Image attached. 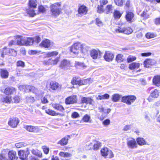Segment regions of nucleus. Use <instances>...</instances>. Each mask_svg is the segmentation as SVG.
<instances>
[{
    "mask_svg": "<svg viewBox=\"0 0 160 160\" xmlns=\"http://www.w3.org/2000/svg\"><path fill=\"white\" fill-rule=\"evenodd\" d=\"M89 49V47L78 42L74 43L70 47L71 52L78 57H83Z\"/></svg>",
    "mask_w": 160,
    "mask_h": 160,
    "instance_id": "1",
    "label": "nucleus"
},
{
    "mask_svg": "<svg viewBox=\"0 0 160 160\" xmlns=\"http://www.w3.org/2000/svg\"><path fill=\"white\" fill-rule=\"evenodd\" d=\"M61 2H57L51 4L50 6V12L51 16L56 17L62 13Z\"/></svg>",
    "mask_w": 160,
    "mask_h": 160,
    "instance_id": "2",
    "label": "nucleus"
},
{
    "mask_svg": "<svg viewBox=\"0 0 160 160\" xmlns=\"http://www.w3.org/2000/svg\"><path fill=\"white\" fill-rule=\"evenodd\" d=\"M92 80L91 79H86L80 80L79 78H73L71 81L72 84H78L81 85L83 84H90L92 83Z\"/></svg>",
    "mask_w": 160,
    "mask_h": 160,
    "instance_id": "3",
    "label": "nucleus"
},
{
    "mask_svg": "<svg viewBox=\"0 0 160 160\" xmlns=\"http://www.w3.org/2000/svg\"><path fill=\"white\" fill-rule=\"evenodd\" d=\"M136 99V97L133 95L124 96L122 98V102L128 105H131Z\"/></svg>",
    "mask_w": 160,
    "mask_h": 160,
    "instance_id": "4",
    "label": "nucleus"
},
{
    "mask_svg": "<svg viewBox=\"0 0 160 160\" xmlns=\"http://www.w3.org/2000/svg\"><path fill=\"white\" fill-rule=\"evenodd\" d=\"M101 152L102 155L105 158L108 156L109 158H113L114 156L112 152L107 148H104L102 149Z\"/></svg>",
    "mask_w": 160,
    "mask_h": 160,
    "instance_id": "5",
    "label": "nucleus"
},
{
    "mask_svg": "<svg viewBox=\"0 0 160 160\" xmlns=\"http://www.w3.org/2000/svg\"><path fill=\"white\" fill-rule=\"evenodd\" d=\"M29 149L27 148L26 150H21L18 152V154L20 158L22 160H26L29 154Z\"/></svg>",
    "mask_w": 160,
    "mask_h": 160,
    "instance_id": "6",
    "label": "nucleus"
},
{
    "mask_svg": "<svg viewBox=\"0 0 160 160\" xmlns=\"http://www.w3.org/2000/svg\"><path fill=\"white\" fill-rule=\"evenodd\" d=\"M49 87L51 90L54 91H59L62 88V85L54 81H52L50 82Z\"/></svg>",
    "mask_w": 160,
    "mask_h": 160,
    "instance_id": "7",
    "label": "nucleus"
},
{
    "mask_svg": "<svg viewBox=\"0 0 160 160\" xmlns=\"http://www.w3.org/2000/svg\"><path fill=\"white\" fill-rule=\"evenodd\" d=\"M88 11L87 8L84 5H82L80 6L78 9V13L77 14L78 16H82L87 14Z\"/></svg>",
    "mask_w": 160,
    "mask_h": 160,
    "instance_id": "8",
    "label": "nucleus"
},
{
    "mask_svg": "<svg viewBox=\"0 0 160 160\" xmlns=\"http://www.w3.org/2000/svg\"><path fill=\"white\" fill-rule=\"evenodd\" d=\"M127 145L130 148L133 149L137 147V145L136 140L134 138H131L127 139Z\"/></svg>",
    "mask_w": 160,
    "mask_h": 160,
    "instance_id": "9",
    "label": "nucleus"
},
{
    "mask_svg": "<svg viewBox=\"0 0 160 160\" xmlns=\"http://www.w3.org/2000/svg\"><path fill=\"white\" fill-rule=\"evenodd\" d=\"M19 123V121L18 118H12L9 119L8 124L9 126L13 128L17 127L18 124Z\"/></svg>",
    "mask_w": 160,
    "mask_h": 160,
    "instance_id": "10",
    "label": "nucleus"
},
{
    "mask_svg": "<svg viewBox=\"0 0 160 160\" xmlns=\"http://www.w3.org/2000/svg\"><path fill=\"white\" fill-rule=\"evenodd\" d=\"M60 60V57H57L54 59H49L47 61H44V63L46 65H56Z\"/></svg>",
    "mask_w": 160,
    "mask_h": 160,
    "instance_id": "11",
    "label": "nucleus"
},
{
    "mask_svg": "<svg viewBox=\"0 0 160 160\" xmlns=\"http://www.w3.org/2000/svg\"><path fill=\"white\" fill-rule=\"evenodd\" d=\"M159 94V92L158 90L157 89H155L151 92L148 100L149 102H152L153 100V99L152 98H157L158 97Z\"/></svg>",
    "mask_w": 160,
    "mask_h": 160,
    "instance_id": "12",
    "label": "nucleus"
},
{
    "mask_svg": "<svg viewBox=\"0 0 160 160\" xmlns=\"http://www.w3.org/2000/svg\"><path fill=\"white\" fill-rule=\"evenodd\" d=\"M77 99L76 96L72 95L67 98L65 100V103L66 104H72L77 102Z\"/></svg>",
    "mask_w": 160,
    "mask_h": 160,
    "instance_id": "13",
    "label": "nucleus"
},
{
    "mask_svg": "<svg viewBox=\"0 0 160 160\" xmlns=\"http://www.w3.org/2000/svg\"><path fill=\"white\" fill-rule=\"evenodd\" d=\"M24 128L27 131L33 132H38L39 131L38 127L32 126L25 125Z\"/></svg>",
    "mask_w": 160,
    "mask_h": 160,
    "instance_id": "14",
    "label": "nucleus"
},
{
    "mask_svg": "<svg viewBox=\"0 0 160 160\" xmlns=\"http://www.w3.org/2000/svg\"><path fill=\"white\" fill-rule=\"evenodd\" d=\"M114 57V55L112 53L109 51H108L105 52L104 58L106 61L109 62L112 60Z\"/></svg>",
    "mask_w": 160,
    "mask_h": 160,
    "instance_id": "15",
    "label": "nucleus"
},
{
    "mask_svg": "<svg viewBox=\"0 0 160 160\" xmlns=\"http://www.w3.org/2000/svg\"><path fill=\"white\" fill-rule=\"evenodd\" d=\"M156 63V61L154 59H147L144 62V66L149 68L150 66H152Z\"/></svg>",
    "mask_w": 160,
    "mask_h": 160,
    "instance_id": "16",
    "label": "nucleus"
},
{
    "mask_svg": "<svg viewBox=\"0 0 160 160\" xmlns=\"http://www.w3.org/2000/svg\"><path fill=\"white\" fill-rule=\"evenodd\" d=\"M101 52L98 50L92 49L90 51V56L94 59L97 58L98 56L100 55Z\"/></svg>",
    "mask_w": 160,
    "mask_h": 160,
    "instance_id": "17",
    "label": "nucleus"
},
{
    "mask_svg": "<svg viewBox=\"0 0 160 160\" xmlns=\"http://www.w3.org/2000/svg\"><path fill=\"white\" fill-rule=\"evenodd\" d=\"M8 157L9 160H17L18 157L16 152L13 151H10L8 152Z\"/></svg>",
    "mask_w": 160,
    "mask_h": 160,
    "instance_id": "18",
    "label": "nucleus"
},
{
    "mask_svg": "<svg viewBox=\"0 0 160 160\" xmlns=\"http://www.w3.org/2000/svg\"><path fill=\"white\" fill-rule=\"evenodd\" d=\"M70 66V62L69 61L64 59L61 62L60 67L63 69L67 68Z\"/></svg>",
    "mask_w": 160,
    "mask_h": 160,
    "instance_id": "19",
    "label": "nucleus"
},
{
    "mask_svg": "<svg viewBox=\"0 0 160 160\" xmlns=\"http://www.w3.org/2000/svg\"><path fill=\"white\" fill-rule=\"evenodd\" d=\"M17 44L19 45H25V38L22 36H18L17 38Z\"/></svg>",
    "mask_w": 160,
    "mask_h": 160,
    "instance_id": "20",
    "label": "nucleus"
},
{
    "mask_svg": "<svg viewBox=\"0 0 160 160\" xmlns=\"http://www.w3.org/2000/svg\"><path fill=\"white\" fill-rule=\"evenodd\" d=\"M100 6H98V12L99 13H101L102 12V11H103V6L104 5H106L108 3V0H102L100 1Z\"/></svg>",
    "mask_w": 160,
    "mask_h": 160,
    "instance_id": "21",
    "label": "nucleus"
},
{
    "mask_svg": "<svg viewBox=\"0 0 160 160\" xmlns=\"http://www.w3.org/2000/svg\"><path fill=\"white\" fill-rule=\"evenodd\" d=\"M15 88L12 87L6 88L4 92V93L7 95L12 94L15 92Z\"/></svg>",
    "mask_w": 160,
    "mask_h": 160,
    "instance_id": "22",
    "label": "nucleus"
},
{
    "mask_svg": "<svg viewBox=\"0 0 160 160\" xmlns=\"http://www.w3.org/2000/svg\"><path fill=\"white\" fill-rule=\"evenodd\" d=\"M113 8V7L112 5H108L104 9H103L102 12H104L106 14H108L112 12Z\"/></svg>",
    "mask_w": 160,
    "mask_h": 160,
    "instance_id": "23",
    "label": "nucleus"
},
{
    "mask_svg": "<svg viewBox=\"0 0 160 160\" xmlns=\"http://www.w3.org/2000/svg\"><path fill=\"white\" fill-rule=\"evenodd\" d=\"M34 9V8L28 7V8L26 9V12L28 15L29 17H33L36 15V14L35 12Z\"/></svg>",
    "mask_w": 160,
    "mask_h": 160,
    "instance_id": "24",
    "label": "nucleus"
},
{
    "mask_svg": "<svg viewBox=\"0 0 160 160\" xmlns=\"http://www.w3.org/2000/svg\"><path fill=\"white\" fill-rule=\"evenodd\" d=\"M9 51V48L6 47L0 49V54L1 57L3 58L5 55H8Z\"/></svg>",
    "mask_w": 160,
    "mask_h": 160,
    "instance_id": "25",
    "label": "nucleus"
},
{
    "mask_svg": "<svg viewBox=\"0 0 160 160\" xmlns=\"http://www.w3.org/2000/svg\"><path fill=\"white\" fill-rule=\"evenodd\" d=\"M153 83L157 86H160V76L157 75L154 76L152 79Z\"/></svg>",
    "mask_w": 160,
    "mask_h": 160,
    "instance_id": "26",
    "label": "nucleus"
},
{
    "mask_svg": "<svg viewBox=\"0 0 160 160\" xmlns=\"http://www.w3.org/2000/svg\"><path fill=\"white\" fill-rule=\"evenodd\" d=\"M1 77L3 78H7L9 76V72L6 69H1Z\"/></svg>",
    "mask_w": 160,
    "mask_h": 160,
    "instance_id": "27",
    "label": "nucleus"
},
{
    "mask_svg": "<svg viewBox=\"0 0 160 160\" xmlns=\"http://www.w3.org/2000/svg\"><path fill=\"white\" fill-rule=\"evenodd\" d=\"M121 97V95L116 93L112 96L111 98L113 102H117L119 101Z\"/></svg>",
    "mask_w": 160,
    "mask_h": 160,
    "instance_id": "28",
    "label": "nucleus"
},
{
    "mask_svg": "<svg viewBox=\"0 0 160 160\" xmlns=\"http://www.w3.org/2000/svg\"><path fill=\"white\" fill-rule=\"evenodd\" d=\"M38 1L37 0H29V7L35 8H36Z\"/></svg>",
    "mask_w": 160,
    "mask_h": 160,
    "instance_id": "29",
    "label": "nucleus"
},
{
    "mask_svg": "<svg viewBox=\"0 0 160 160\" xmlns=\"http://www.w3.org/2000/svg\"><path fill=\"white\" fill-rule=\"evenodd\" d=\"M74 66L76 68H85L87 67V65L83 62H75Z\"/></svg>",
    "mask_w": 160,
    "mask_h": 160,
    "instance_id": "30",
    "label": "nucleus"
},
{
    "mask_svg": "<svg viewBox=\"0 0 160 160\" xmlns=\"http://www.w3.org/2000/svg\"><path fill=\"white\" fill-rule=\"evenodd\" d=\"M134 14L131 12H127L126 15V19L128 21L132 22L134 17Z\"/></svg>",
    "mask_w": 160,
    "mask_h": 160,
    "instance_id": "31",
    "label": "nucleus"
},
{
    "mask_svg": "<svg viewBox=\"0 0 160 160\" xmlns=\"http://www.w3.org/2000/svg\"><path fill=\"white\" fill-rule=\"evenodd\" d=\"M140 66V64L139 63L133 62L129 65V68L131 70L138 68Z\"/></svg>",
    "mask_w": 160,
    "mask_h": 160,
    "instance_id": "32",
    "label": "nucleus"
},
{
    "mask_svg": "<svg viewBox=\"0 0 160 160\" xmlns=\"http://www.w3.org/2000/svg\"><path fill=\"white\" fill-rule=\"evenodd\" d=\"M40 45L45 48H48L50 46L51 43L49 40L46 39L42 41Z\"/></svg>",
    "mask_w": 160,
    "mask_h": 160,
    "instance_id": "33",
    "label": "nucleus"
},
{
    "mask_svg": "<svg viewBox=\"0 0 160 160\" xmlns=\"http://www.w3.org/2000/svg\"><path fill=\"white\" fill-rule=\"evenodd\" d=\"M52 107L55 109L62 112L64 110V108L61 105L58 104H52Z\"/></svg>",
    "mask_w": 160,
    "mask_h": 160,
    "instance_id": "34",
    "label": "nucleus"
},
{
    "mask_svg": "<svg viewBox=\"0 0 160 160\" xmlns=\"http://www.w3.org/2000/svg\"><path fill=\"white\" fill-rule=\"evenodd\" d=\"M68 138L67 137H65L62 138L61 140L59 141L58 142V144H60L62 146H64L67 144L68 142Z\"/></svg>",
    "mask_w": 160,
    "mask_h": 160,
    "instance_id": "35",
    "label": "nucleus"
},
{
    "mask_svg": "<svg viewBox=\"0 0 160 160\" xmlns=\"http://www.w3.org/2000/svg\"><path fill=\"white\" fill-rule=\"evenodd\" d=\"M25 45H31L33 44L34 42V40L33 38H25Z\"/></svg>",
    "mask_w": 160,
    "mask_h": 160,
    "instance_id": "36",
    "label": "nucleus"
},
{
    "mask_svg": "<svg viewBox=\"0 0 160 160\" xmlns=\"http://www.w3.org/2000/svg\"><path fill=\"white\" fill-rule=\"evenodd\" d=\"M138 144L140 146L146 144V142L143 138H138L136 140Z\"/></svg>",
    "mask_w": 160,
    "mask_h": 160,
    "instance_id": "37",
    "label": "nucleus"
},
{
    "mask_svg": "<svg viewBox=\"0 0 160 160\" xmlns=\"http://www.w3.org/2000/svg\"><path fill=\"white\" fill-rule=\"evenodd\" d=\"M19 88L21 90H23V89H24V91L26 92H30L31 86H20L19 87Z\"/></svg>",
    "mask_w": 160,
    "mask_h": 160,
    "instance_id": "38",
    "label": "nucleus"
},
{
    "mask_svg": "<svg viewBox=\"0 0 160 160\" xmlns=\"http://www.w3.org/2000/svg\"><path fill=\"white\" fill-rule=\"evenodd\" d=\"M59 155L60 156L64 158H69L72 156L71 154L69 152H60Z\"/></svg>",
    "mask_w": 160,
    "mask_h": 160,
    "instance_id": "39",
    "label": "nucleus"
},
{
    "mask_svg": "<svg viewBox=\"0 0 160 160\" xmlns=\"http://www.w3.org/2000/svg\"><path fill=\"white\" fill-rule=\"evenodd\" d=\"M58 54V52L56 51L49 52L47 53L46 56L48 57L56 56Z\"/></svg>",
    "mask_w": 160,
    "mask_h": 160,
    "instance_id": "40",
    "label": "nucleus"
},
{
    "mask_svg": "<svg viewBox=\"0 0 160 160\" xmlns=\"http://www.w3.org/2000/svg\"><path fill=\"white\" fill-rule=\"evenodd\" d=\"M45 112L47 114L52 116H56L58 114V113H56L55 111L49 109L46 110Z\"/></svg>",
    "mask_w": 160,
    "mask_h": 160,
    "instance_id": "41",
    "label": "nucleus"
},
{
    "mask_svg": "<svg viewBox=\"0 0 160 160\" xmlns=\"http://www.w3.org/2000/svg\"><path fill=\"white\" fill-rule=\"evenodd\" d=\"M116 60L118 62H121L123 61V55L121 54H118L116 58Z\"/></svg>",
    "mask_w": 160,
    "mask_h": 160,
    "instance_id": "42",
    "label": "nucleus"
},
{
    "mask_svg": "<svg viewBox=\"0 0 160 160\" xmlns=\"http://www.w3.org/2000/svg\"><path fill=\"white\" fill-rule=\"evenodd\" d=\"M90 119L91 117L88 114H86L83 117L82 120L85 122H91V120H90Z\"/></svg>",
    "mask_w": 160,
    "mask_h": 160,
    "instance_id": "43",
    "label": "nucleus"
},
{
    "mask_svg": "<svg viewBox=\"0 0 160 160\" xmlns=\"http://www.w3.org/2000/svg\"><path fill=\"white\" fill-rule=\"evenodd\" d=\"M7 152L6 150H4L3 151L2 153L0 154V160H6V155Z\"/></svg>",
    "mask_w": 160,
    "mask_h": 160,
    "instance_id": "44",
    "label": "nucleus"
},
{
    "mask_svg": "<svg viewBox=\"0 0 160 160\" xmlns=\"http://www.w3.org/2000/svg\"><path fill=\"white\" fill-rule=\"evenodd\" d=\"M132 29L130 28H124V33L129 34L132 32Z\"/></svg>",
    "mask_w": 160,
    "mask_h": 160,
    "instance_id": "45",
    "label": "nucleus"
},
{
    "mask_svg": "<svg viewBox=\"0 0 160 160\" xmlns=\"http://www.w3.org/2000/svg\"><path fill=\"white\" fill-rule=\"evenodd\" d=\"M38 11L39 13H44L46 10V8L42 5H41L38 7Z\"/></svg>",
    "mask_w": 160,
    "mask_h": 160,
    "instance_id": "46",
    "label": "nucleus"
},
{
    "mask_svg": "<svg viewBox=\"0 0 160 160\" xmlns=\"http://www.w3.org/2000/svg\"><path fill=\"white\" fill-rule=\"evenodd\" d=\"M146 37L148 39L154 38L156 37V35L153 33H147L145 35Z\"/></svg>",
    "mask_w": 160,
    "mask_h": 160,
    "instance_id": "47",
    "label": "nucleus"
},
{
    "mask_svg": "<svg viewBox=\"0 0 160 160\" xmlns=\"http://www.w3.org/2000/svg\"><path fill=\"white\" fill-rule=\"evenodd\" d=\"M11 101V97L9 96H6L2 99V102L6 103H10Z\"/></svg>",
    "mask_w": 160,
    "mask_h": 160,
    "instance_id": "48",
    "label": "nucleus"
},
{
    "mask_svg": "<svg viewBox=\"0 0 160 160\" xmlns=\"http://www.w3.org/2000/svg\"><path fill=\"white\" fill-rule=\"evenodd\" d=\"M101 146V143L99 142H97L94 143L93 145V148L94 150H97Z\"/></svg>",
    "mask_w": 160,
    "mask_h": 160,
    "instance_id": "49",
    "label": "nucleus"
},
{
    "mask_svg": "<svg viewBox=\"0 0 160 160\" xmlns=\"http://www.w3.org/2000/svg\"><path fill=\"white\" fill-rule=\"evenodd\" d=\"M9 54L8 55H11L12 56H16L17 54L16 51L12 49L9 48Z\"/></svg>",
    "mask_w": 160,
    "mask_h": 160,
    "instance_id": "50",
    "label": "nucleus"
},
{
    "mask_svg": "<svg viewBox=\"0 0 160 160\" xmlns=\"http://www.w3.org/2000/svg\"><path fill=\"white\" fill-rule=\"evenodd\" d=\"M116 4L119 6H122L123 4V0H114Z\"/></svg>",
    "mask_w": 160,
    "mask_h": 160,
    "instance_id": "51",
    "label": "nucleus"
},
{
    "mask_svg": "<svg viewBox=\"0 0 160 160\" xmlns=\"http://www.w3.org/2000/svg\"><path fill=\"white\" fill-rule=\"evenodd\" d=\"M121 14L120 12L117 10L115 11L114 13V16L115 18H119L121 16Z\"/></svg>",
    "mask_w": 160,
    "mask_h": 160,
    "instance_id": "52",
    "label": "nucleus"
},
{
    "mask_svg": "<svg viewBox=\"0 0 160 160\" xmlns=\"http://www.w3.org/2000/svg\"><path fill=\"white\" fill-rule=\"evenodd\" d=\"M136 59V58L135 57L130 56L127 58V62L128 63H129L135 60Z\"/></svg>",
    "mask_w": 160,
    "mask_h": 160,
    "instance_id": "53",
    "label": "nucleus"
},
{
    "mask_svg": "<svg viewBox=\"0 0 160 160\" xmlns=\"http://www.w3.org/2000/svg\"><path fill=\"white\" fill-rule=\"evenodd\" d=\"M141 15L145 19H147L149 17V15L147 13V10H144L143 12L142 13Z\"/></svg>",
    "mask_w": 160,
    "mask_h": 160,
    "instance_id": "54",
    "label": "nucleus"
},
{
    "mask_svg": "<svg viewBox=\"0 0 160 160\" xmlns=\"http://www.w3.org/2000/svg\"><path fill=\"white\" fill-rule=\"evenodd\" d=\"M47 97L48 96H45L42 97L41 98V102L42 103L45 104L48 103V101L47 99Z\"/></svg>",
    "mask_w": 160,
    "mask_h": 160,
    "instance_id": "55",
    "label": "nucleus"
},
{
    "mask_svg": "<svg viewBox=\"0 0 160 160\" xmlns=\"http://www.w3.org/2000/svg\"><path fill=\"white\" fill-rule=\"evenodd\" d=\"M42 148L43 149L45 154H47L48 153L49 151V148L46 146H43L42 147Z\"/></svg>",
    "mask_w": 160,
    "mask_h": 160,
    "instance_id": "56",
    "label": "nucleus"
},
{
    "mask_svg": "<svg viewBox=\"0 0 160 160\" xmlns=\"http://www.w3.org/2000/svg\"><path fill=\"white\" fill-rule=\"evenodd\" d=\"M16 64L18 67H21L22 68H23L25 66L24 63L21 61H18L17 62Z\"/></svg>",
    "mask_w": 160,
    "mask_h": 160,
    "instance_id": "57",
    "label": "nucleus"
},
{
    "mask_svg": "<svg viewBox=\"0 0 160 160\" xmlns=\"http://www.w3.org/2000/svg\"><path fill=\"white\" fill-rule=\"evenodd\" d=\"M96 24L98 26H102L103 25L102 22L99 18H97L96 19Z\"/></svg>",
    "mask_w": 160,
    "mask_h": 160,
    "instance_id": "58",
    "label": "nucleus"
},
{
    "mask_svg": "<svg viewBox=\"0 0 160 160\" xmlns=\"http://www.w3.org/2000/svg\"><path fill=\"white\" fill-rule=\"evenodd\" d=\"M24 143L22 142H20L16 143L15 145V146L18 148L22 147L24 146Z\"/></svg>",
    "mask_w": 160,
    "mask_h": 160,
    "instance_id": "59",
    "label": "nucleus"
},
{
    "mask_svg": "<svg viewBox=\"0 0 160 160\" xmlns=\"http://www.w3.org/2000/svg\"><path fill=\"white\" fill-rule=\"evenodd\" d=\"M94 102L93 100L90 98H87V103L90 104L92 105Z\"/></svg>",
    "mask_w": 160,
    "mask_h": 160,
    "instance_id": "60",
    "label": "nucleus"
},
{
    "mask_svg": "<svg viewBox=\"0 0 160 160\" xmlns=\"http://www.w3.org/2000/svg\"><path fill=\"white\" fill-rule=\"evenodd\" d=\"M27 99L28 102H32L35 101V99L33 97H27Z\"/></svg>",
    "mask_w": 160,
    "mask_h": 160,
    "instance_id": "61",
    "label": "nucleus"
},
{
    "mask_svg": "<svg viewBox=\"0 0 160 160\" xmlns=\"http://www.w3.org/2000/svg\"><path fill=\"white\" fill-rule=\"evenodd\" d=\"M124 28H121L119 27L118 28L116 29L115 31L116 32L123 33H124Z\"/></svg>",
    "mask_w": 160,
    "mask_h": 160,
    "instance_id": "62",
    "label": "nucleus"
},
{
    "mask_svg": "<svg viewBox=\"0 0 160 160\" xmlns=\"http://www.w3.org/2000/svg\"><path fill=\"white\" fill-rule=\"evenodd\" d=\"M102 123L104 126L108 125L110 123V120L109 119H107L102 122Z\"/></svg>",
    "mask_w": 160,
    "mask_h": 160,
    "instance_id": "63",
    "label": "nucleus"
},
{
    "mask_svg": "<svg viewBox=\"0 0 160 160\" xmlns=\"http://www.w3.org/2000/svg\"><path fill=\"white\" fill-rule=\"evenodd\" d=\"M20 98L17 96L14 97L13 98L14 102H15L18 103L20 101Z\"/></svg>",
    "mask_w": 160,
    "mask_h": 160,
    "instance_id": "64",
    "label": "nucleus"
}]
</instances>
